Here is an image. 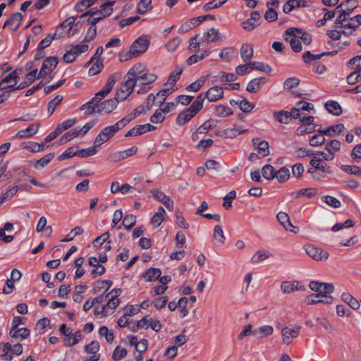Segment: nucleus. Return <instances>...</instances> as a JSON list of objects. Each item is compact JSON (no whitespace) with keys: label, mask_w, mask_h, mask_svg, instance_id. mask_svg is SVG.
<instances>
[{"label":"nucleus","mask_w":361,"mask_h":361,"mask_svg":"<svg viewBox=\"0 0 361 361\" xmlns=\"http://www.w3.org/2000/svg\"><path fill=\"white\" fill-rule=\"evenodd\" d=\"M262 173L267 180H271L275 178L276 171L272 166L267 164L262 168Z\"/></svg>","instance_id":"de8ad7c7"},{"label":"nucleus","mask_w":361,"mask_h":361,"mask_svg":"<svg viewBox=\"0 0 361 361\" xmlns=\"http://www.w3.org/2000/svg\"><path fill=\"white\" fill-rule=\"evenodd\" d=\"M206 98L207 97H204V94H203V93L200 94L197 97L196 99L192 103L190 106L192 109H194L195 111L199 112L202 109L203 102H204V99Z\"/></svg>","instance_id":"0e129e2a"},{"label":"nucleus","mask_w":361,"mask_h":361,"mask_svg":"<svg viewBox=\"0 0 361 361\" xmlns=\"http://www.w3.org/2000/svg\"><path fill=\"white\" fill-rule=\"evenodd\" d=\"M116 81V76L111 75L108 77L106 85L102 87V90L106 95L111 91Z\"/></svg>","instance_id":"6e6d98bb"},{"label":"nucleus","mask_w":361,"mask_h":361,"mask_svg":"<svg viewBox=\"0 0 361 361\" xmlns=\"http://www.w3.org/2000/svg\"><path fill=\"white\" fill-rule=\"evenodd\" d=\"M312 166L314 167L317 171H321L322 173H331V167L326 164H323L321 159L314 158L310 161Z\"/></svg>","instance_id":"c85d7f7f"},{"label":"nucleus","mask_w":361,"mask_h":361,"mask_svg":"<svg viewBox=\"0 0 361 361\" xmlns=\"http://www.w3.org/2000/svg\"><path fill=\"white\" fill-rule=\"evenodd\" d=\"M281 289L285 294H289L296 290H304V287L298 281H283L281 284Z\"/></svg>","instance_id":"412c9836"},{"label":"nucleus","mask_w":361,"mask_h":361,"mask_svg":"<svg viewBox=\"0 0 361 361\" xmlns=\"http://www.w3.org/2000/svg\"><path fill=\"white\" fill-rule=\"evenodd\" d=\"M151 193L157 201L161 202L169 211L173 210L174 203L168 195L159 190H153Z\"/></svg>","instance_id":"f8f14e48"},{"label":"nucleus","mask_w":361,"mask_h":361,"mask_svg":"<svg viewBox=\"0 0 361 361\" xmlns=\"http://www.w3.org/2000/svg\"><path fill=\"white\" fill-rule=\"evenodd\" d=\"M22 20L23 15L20 13H15L5 22L3 27H8L13 31H16L20 27Z\"/></svg>","instance_id":"a211bd4d"},{"label":"nucleus","mask_w":361,"mask_h":361,"mask_svg":"<svg viewBox=\"0 0 361 361\" xmlns=\"http://www.w3.org/2000/svg\"><path fill=\"white\" fill-rule=\"evenodd\" d=\"M251 68H252V71L255 69V70L260 71H262L264 73H270L271 71V68L269 65L264 64L262 62H257V61L252 62Z\"/></svg>","instance_id":"13d9d810"},{"label":"nucleus","mask_w":361,"mask_h":361,"mask_svg":"<svg viewBox=\"0 0 361 361\" xmlns=\"http://www.w3.org/2000/svg\"><path fill=\"white\" fill-rule=\"evenodd\" d=\"M275 177L280 183L286 181L290 177L289 169L286 167L281 168L278 171H276Z\"/></svg>","instance_id":"a18cd8bd"},{"label":"nucleus","mask_w":361,"mask_h":361,"mask_svg":"<svg viewBox=\"0 0 361 361\" xmlns=\"http://www.w3.org/2000/svg\"><path fill=\"white\" fill-rule=\"evenodd\" d=\"M152 0H140L137 8V12L140 14L145 13L148 10L152 9Z\"/></svg>","instance_id":"09e8293b"},{"label":"nucleus","mask_w":361,"mask_h":361,"mask_svg":"<svg viewBox=\"0 0 361 361\" xmlns=\"http://www.w3.org/2000/svg\"><path fill=\"white\" fill-rule=\"evenodd\" d=\"M136 224V217L133 214L126 215L122 224L127 230H130Z\"/></svg>","instance_id":"4d7b16f0"},{"label":"nucleus","mask_w":361,"mask_h":361,"mask_svg":"<svg viewBox=\"0 0 361 361\" xmlns=\"http://www.w3.org/2000/svg\"><path fill=\"white\" fill-rule=\"evenodd\" d=\"M215 113H216V116H220V117H226V116H228L233 114V111L231 109V108H229L227 106L222 105V104H220V105H218L216 106Z\"/></svg>","instance_id":"c03bdc74"},{"label":"nucleus","mask_w":361,"mask_h":361,"mask_svg":"<svg viewBox=\"0 0 361 361\" xmlns=\"http://www.w3.org/2000/svg\"><path fill=\"white\" fill-rule=\"evenodd\" d=\"M305 251L310 257L317 261L322 260L323 259H326L329 257V253L327 252L312 245H306Z\"/></svg>","instance_id":"9b49d317"},{"label":"nucleus","mask_w":361,"mask_h":361,"mask_svg":"<svg viewBox=\"0 0 361 361\" xmlns=\"http://www.w3.org/2000/svg\"><path fill=\"white\" fill-rule=\"evenodd\" d=\"M17 79L18 73L16 71L10 73L0 82V90L13 87L18 82Z\"/></svg>","instance_id":"aec40b11"},{"label":"nucleus","mask_w":361,"mask_h":361,"mask_svg":"<svg viewBox=\"0 0 361 361\" xmlns=\"http://www.w3.org/2000/svg\"><path fill=\"white\" fill-rule=\"evenodd\" d=\"M341 169L343 171L349 173L354 174L359 177H361V168L357 166L350 165H342Z\"/></svg>","instance_id":"8fccbe9b"},{"label":"nucleus","mask_w":361,"mask_h":361,"mask_svg":"<svg viewBox=\"0 0 361 361\" xmlns=\"http://www.w3.org/2000/svg\"><path fill=\"white\" fill-rule=\"evenodd\" d=\"M85 350L87 353L92 355L85 359V361H98L100 358V355L97 353L99 350V344L97 341H93L88 345H86Z\"/></svg>","instance_id":"2eb2a0df"},{"label":"nucleus","mask_w":361,"mask_h":361,"mask_svg":"<svg viewBox=\"0 0 361 361\" xmlns=\"http://www.w3.org/2000/svg\"><path fill=\"white\" fill-rule=\"evenodd\" d=\"M224 96V90L221 87L214 86L208 90L204 93V97H207L209 102H216L221 99Z\"/></svg>","instance_id":"6ab92c4d"},{"label":"nucleus","mask_w":361,"mask_h":361,"mask_svg":"<svg viewBox=\"0 0 361 361\" xmlns=\"http://www.w3.org/2000/svg\"><path fill=\"white\" fill-rule=\"evenodd\" d=\"M183 72V68L176 67L174 71H173L169 78H168V83L169 85H173L176 84V82L178 80L179 76L181 75Z\"/></svg>","instance_id":"bf43d9fd"},{"label":"nucleus","mask_w":361,"mask_h":361,"mask_svg":"<svg viewBox=\"0 0 361 361\" xmlns=\"http://www.w3.org/2000/svg\"><path fill=\"white\" fill-rule=\"evenodd\" d=\"M344 130V126L342 123L331 126L326 129H318V133H322L323 135L328 136H334L340 134Z\"/></svg>","instance_id":"a878e982"},{"label":"nucleus","mask_w":361,"mask_h":361,"mask_svg":"<svg viewBox=\"0 0 361 361\" xmlns=\"http://www.w3.org/2000/svg\"><path fill=\"white\" fill-rule=\"evenodd\" d=\"M246 131L247 130L243 129L241 128L233 127L225 129L223 131V135L225 137L233 138L238 135H240Z\"/></svg>","instance_id":"58836bf2"},{"label":"nucleus","mask_w":361,"mask_h":361,"mask_svg":"<svg viewBox=\"0 0 361 361\" xmlns=\"http://www.w3.org/2000/svg\"><path fill=\"white\" fill-rule=\"evenodd\" d=\"M150 43V37L147 35H143L136 39L131 44L128 52L122 53L119 55L121 61H126L133 57H137L145 53Z\"/></svg>","instance_id":"f257e3e1"},{"label":"nucleus","mask_w":361,"mask_h":361,"mask_svg":"<svg viewBox=\"0 0 361 361\" xmlns=\"http://www.w3.org/2000/svg\"><path fill=\"white\" fill-rule=\"evenodd\" d=\"M235 55H236V51L233 47H226V48L224 49L219 54V56L221 59L226 60V61L231 60L233 57L235 56Z\"/></svg>","instance_id":"49530a36"},{"label":"nucleus","mask_w":361,"mask_h":361,"mask_svg":"<svg viewBox=\"0 0 361 361\" xmlns=\"http://www.w3.org/2000/svg\"><path fill=\"white\" fill-rule=\"evenodd\" d=\"M63 36L64 32L58 34L55 32L53 35H48L44 39H43L39 42L38 47L39 49H44V48L49 47L51 44L53 39H59L63 37Z\"/></svg>","instance_id":"c756f323"},{"label":"nucleus","mask_w":361,"mask_h":361,"mask_svg":"<svg viewBox=\"0 0 361 361\" xmlns=\"http://www.w3.org/2000/svg\"><path fill=\"white\" fill-rule=\"evenodd\" d=\"M147 71L145 66L142 63H137L133 66L127 73L129 77H133L135 79L139 78V76L144 73Z\"/></svg>","instance_id":"473e14b6"},{"label":"nucleus","mask_w":361,"mask_h":361,"mask_svg":"<svg viewBox=\"0 0 361 361\" xmlns=\"http://www.w3.org/2000/svg\"><path fill=\"white\" fill-rule=\"evenodd\" d=\"M161 270L158 268H149L143 274L147 281H154L160 277Z\"/></svg>","instance_id":"72a5a7b5"},{"label":"nucleus","mask_w":361,"mask_h":361,"mask_svg":"<svg viewBox=\"0 0 361 361\" xmlns=\"http://www.w3.org/2000/svg\"><path fill=\"white\" fill-rule=\"evenodd\" d=\"M325 135L319 133L317 135H313L310 140V145L312 147H317L323 145L325 142Z\"/></svg>","instance_id":"603ef678"},{"label":"nucleus","mask_w":361,"mask_h":361,"mask_svg":"<svg viewBox=\"0 0 361 361\" xmlns=\"http://www.w3.org/2000/svg\"><path fill=\"white\" fill-rule=\"evenodd\" d=\"M267 78L264 77L255 78L248 82L246 90L249 92H257L260 90L261 85L267 83Z\"/></svg>","instance_id":"5701e85b"},{"label":"nucleus","mask_w":361,"mask_h":361,"mask_svg":"<svg viewBox=\"0 0 361 361\" xmlns=\"http://www.w3.org/2000/svg\"><path fill=\"white\" fill-rule=\"evenodd\" d=\"M119 99L116 96L113 99L106 100L102 102L98 103V109H97V113H111L114 109L116 108Z\"/></svg>","instance_id":"9d476101"},{"label":"nucleus","mask_w":361,"mask_h":361,"mask_svg":"<svg viewBox=\"0 0 361 361\" xmlns=\"http://www.w3.org/2000/svg\"><path fill=\"white\" fill-rule=\"evenodd\" d=\"M274 118L279 123L287 124L290 120V114L287 111H279L274 112Z\"/></svg>","instance_id":"4c0bfd02"},{"label":"nucleus","mask_w":361,"mask_h":361,"mask_svg":"<svg viewBox=\"0 0 361 361\" xmlns=\"http://www.w3.org/2000/svg\"><path fill=\"white\" fill-rule=\"evenodd\" d=\"M203 39L207 43L215 42L221 40V34L218 30L212 27L207 32Z\"/></svg>","instance_id":"7c9ffc66"},{"label":"nucleus","mask_w":361,"mask_h":361,"mask_svg":"<svg viewBox=\"0 0 361 361\" xmlns=\"http://www.w3.org/2000/svg\"><path fill=\"white\" fill-rule=\"evenodd\" d=\"M357 6V2L355 0H346L336 8V11L340 13L337 17L335 23H342L348 19L350 13Z\"/></svg>","instance_id":"7ed1b4c3"},{"label":"nucleus","mask_w":361,"mask_h":361,"mask_svg":"<svg viewBox=\"0 0 361 361\" xmlns=\"http://www.w3.org/2000/svg\"><path fill=\"white\" fill-rule=\"evenodd\" d=\"M11 337L14 338H20L23 340L30 335V330L27 328H20L18 329H11L9 332Z\"/></svg>","instance_id":"2f4dec72"},{"label":"nucleus","mask_w":361,"mask_h":361,"mask_svg":"<svg viewBox=\"0 0 361 361\" xmlns=\"http://www.w3.org/2000/svg\"><path fill=\"white\" fill-rule=\"evenodd\" d=\"M276 218L278 219V221L284 228L285 230L293 232L295 234H297L299 232V231H300L299 228L294 226L291 224V222L290 221L289 216L288 215L287 213L280 212L277 214Z\"/></svg>","instance_id":"1a4fd4ad"},{"label":"nucleus","mask_w":361,"mask_h":361,"mask_svg":"<svg viewBox=\"0 0 361 361\" xmlns=\"http://www.w3.org/2000/svg\"><path fill=\"white\" fill-rule=\"evenodd\" d=\"M81 109L85 111V114H92L94 112H97V109H98V103H92L91 99L87 103L83 104Z\"/></svg>","instance_id":"338daca9"},{"label":"nucleus","mask_w":361,"mask_h":361,"mask_svg":"<svg viewBox=\"0 0 361 361\" xmlns=\"http://www.w3.org/2000/svg\"><path fill=\"white\" fill-rule=\"evenodd\" d=\"M37 73V69H35V70L30 71V73H28L25 76L24 81L23 82H21L20 84H19V85L16 88H14L13 90H22V89H24L25 87L30 85L36 78H38Z\"/></svg>","instance_id":"393cba45"},{"label":"nucleus","mask_w":361,"mask_h":361,"mask_svg":"<svg viewBox=\"0 0 361 361\" xmlns=\"http://www.w3.org/2000/svg\"><path fill=\"white\" fill-rule=\"evenodd\" d=\"M240 56L242 59L246 62L250 61L253 56L254 49L253 47L247 43H245L240 48Z\"/></svg>","instance_id":"bb28decb"},{"label":"nucleus","mask_w":361,"mask_h":361,"mask_svg":"<svg viewBox=\"0 0 361 361\" xmlns=\"http://www.w3.org/2000/svg\"><path fill=\"white\" fill-rule=\"evenodd\" d=\"M171 92L172 90L169 88L164 89L159 91L156 95L157 99V104L159 105L163 104L165 100L166 99L168 95Z\"/></svg>","instance_id":"69168bd1"},{"label":"nucleus","mask_w":361,"mask_h":361,"mask_svg":"<svg viewBox=\"0 0 361 361\" xmlns=\"http://www.w3.org/2000/svg\"><path fill=\"white\" fill-rule=\"evenodd\" d=\"M300 329V326H299L293 329L288 326L283 328L281 329L283 343L287 345H290L292 343V340L298 336Z\"/></svg>","instance_id":"6e6552de"},{"label":"nucleus","mask_w":361,"mask_h":361,"mask_svg":"<svg viewBox=\"0 0 361 361\" xmlns=\"http://www.w3.org/2000/svg\"><path fill=\"white\" fill-rule=\"evenodd\" d=\"M115 1H109L108 3H104L101 6L100 10H97L96 8H91L89 11L81 15V18L87 15L90 16H94L95 15H98L97 18H88L87 23L90 25H95L97 23L102 20L106 16H109L112 11V6L114 4Z\"/></svg>","instance_id":"f03ea898"},{"label":"nucleus","mask_w":361,"mask_h":361,"mask_svg":"<svg viewBox=\"0 0 361 361\" xmlns=\"http://www.w3.org/2000/svg\"><path fill=\"white\" fill-rule=\"evenodd\" d=\"M108 302L101 309L102 316L106 317L112 314L114 310L118 306L120 300L118 298H107Z\"/></svg>","instance_id":"f3484780"},{"label":"nucleus","mask_w":361,"mask_h":361,"mask_svg":"<svg viewBox=\"0 0 361 361\" xmlns=\"http://www.w3.org/2000/svg\"><path fill=\"white\" fill-rule=\"evenodd\" d=\"M58 64V58L56 56H49L44 60L42 68L39 72H37V78L44 77L46 75L49 74L53 70L55 69Z\"/></svg>","instance_id":"0eeeda50"},{"label":"nucleus","mask_w":361,"mask_h":361,"mask_svg":"<svg viewBox=\"0 0 361 361\" xmlns=\"http://www.w3.org/2000/svg\"><path fill=\"white\" fill-rule=\"evenodd\" d=\"M62 100L63 96L59 94L49 102L47 110L49 114H52L54 112L56 108L61 103Z\"/></svg>","instance_id":"3c124183"},{"label":"nucleus","mask_w":361,"mask_h":361,"mask_svg":"<svg viewBox=\"0 0 361 361\" xmlns=\"http://www.w3.org/2000/svg\"><path fill=\"white\" fill-rule=\"evenodd\" d=\"M336 54V51L323 52L319 54H312L310 51H306L303 54L302 59L305 63H308L312 61L320 59L323 56H334Z\"/></svg>","instance_id":"b1692460"},{"label":"nucleus","mask_w":361,"mask_h":361,"mask_svg":"<svg viewBox=\"0 0 361 361\" xmlns=\"http://www.w3.org/2000/svg\"><path fill=\"white\" fill-rule=\"evenodd\" d=\"M341 299L343 302L348 304L349 306L354 310H357L360 307L359 301L349 293H343L341 295Z\"/></svg>","instance_id":"f704fd0d"},{"label":"nucleus","mask_w":361,"mask_h":361,"mask_svg":"<svg viewBox=\"0 0 361 361\" xmlns=\"http://www.w3.org/2000/svg\"><path fill=\"white\" fill-rule=\"evenodd\" d=\"M157 128L149 123L144 124V125H138L132 129H130L129 131H128L125 136L126 137H130V136H137L140 135L143 133H145L147 132L152 131L155 130Z\"/></svg>","instance_id":"4468645a"},{"label":"nucleus","mask_w":361,"mask_h":361,"mask_svg":"<svg viewBox=\"0 0 361 361\" xmlns=\"http://www.w3.org/2000/svg\"><path fill=\"white\" fill-rule=\"evenodd\" d=\"M96 1L97 0H81L76 4L75 9L78 12H82L93 5Z\"/></svg>","instance_id":"5fc2aeb1"},{"label":"nucleus","mask_w":361,"mask_h":361,"mask_svg":"<svg viewBox=\"0 0 361 361\" xmlns=\"http://www.w3.org/2000/svg\"><path fill=\"white\" fill-rule=\"evenodd\" d=\"M226 1L227 0H212L204 5L203 10L208 11L211 9L219 8L226 3Z\"/></svg>","instance_id":"680f3d73"},{"label":"nucleus","mask_w":361,"mask_h":361,"mask_svg":"<svg viewBox=\"0 0 361 361\" xmlns=\"http://www.w3.org/2000/svg\"><path fill=\"white\" fill-rule=\"evenodd\" d=\"M213 238L216 240L221 245L225 243V235L221 226L216 225L214 228Z\"/></svg>","instance_id":"79ce46f5"},{"label":"nucleus","mask_w":361,"mask_h":361,"mask_svg":"<svg viewBox=\"0 0 361 361\" xmlns=\"http://www.w3.org/2000/svg\"><path fill=\"white\" fill-rule=\"evenodd\" d=\"M100 148L96 143L92 147H88L85 149H82L78 151V156L81 157H87L89 156H92L97 153L98 149Z\"/></svg>","instance_id":"864d4df0"},{"label":"nucleus","mask_w":361,"mask_h":361,"mask_svg":"<svg viewBox=\"0 0 361 361\" xmlns=\"http://www.w3.org/2000/svg\"><path fill=\"white\" fill-rule=\"evenodd\" d=\"M198 112L192 109L191 106L186 109L185 111L179 113L176 118V123L179 126H183L188 123L192 117H194Z\"/></svg>","instance_id":"dca6fc26"},{"label":"nucleus","mask_w":361,"mask_h":361,"mask_svg":"<svg viewBox=\"0 0 361 361\" xmlns=\"http://www.w3.org/2000/svg\"><path fill=\"white\" fill-rule=\"evenodd\" d=\"M111 285H112V281H109V280L97 281L95 283V284L92 288V290H93L94 293H99L102 290H104V292H106L109 289V288L111 286Z\"/></svg>","instance_id":"c9c22d12"},{"label":"nucleus","mask_w":361,"mask_h":361,"mask_svg":"<svg viewBox=\"0 0 361 361\" xmlns=\"http://www.w3.org/2000/svg\"><path fill=\"white\" fill-rule=\"evenodd\" d=\"M271 255L268 252H257L252 257V263H259L260 262L267 259Z\"/></svg>","instance_id":"774afa93"},{"label":"nucleus","mask_w":361,"mask_h":361,"mask_svg":"<svg viewBox=\"0 0 361 361\" xmlns=\"http://www.w3.org/2000/svg\"><path fill=\"white\" fill-rule=\"evenodd\" d=\"M301 30L297 27H290L285 32V39L290 43L292 49L295 52L302 51L301 41L298 39Z\"/></svg>","instance_id":"39448f33"},{"label":"nucleus","mask_w":361,"mask_h":361,"mask_svg":"<svg viewBox=\"0 0 361 361\" xmlns=\"http://www.w3.org/2000/svg\"><path fill=\"white\" fill-rule=\"evenodd\" d=\"M341 149V142L337 140H332L326 144L325 152H318L317 154L321 155L326 161H331L335 157V153Z\"/></svg>","instance_id":"423d86ee"},{"label":"nucleus","mask_w":361,"mask_h":361,"mask_svg":"<svg viewBox=\"0 0 361 361\" xmlns=\"http://www.w3.org/2000/svg\"><path fill=\"white\" fill-rule=\"evenodd\" d=\"M80 135L79 133V128H75L71 130L70 131L65 133L61 138V142L64 144L69 141H71L74 137Z\"/></svg>","instance_id":"a19ab883"},{"label":"nucleus","mask_w":361,"mask_h":361,"mask_svg":"<svg viewBox=\"0 0 361 361\" xmlns=\"http://www.w3.org/2000/svg\"><path fill=\"white\" fill-rule=\"evenodd\" d=\"M54 157V153H49L44 155L42 158L37 160L34 164V167L35 169H38L39 167L43 168L47 166Z\"/></svg>","instance_id":"ea45409f"},{"label":"nucleus","mask_w":361,"mask_h":361,"mask_svg":"<svg viewBox=\"0 0 361 361\" xmlns=\"http://www.w3.org/2000/svg\"><path fill=\"white\" fill-rule=\"evenodd\" d=\"M334 301L333 297L327 295L322 294H312L306 298V302L308 305H313L317 303L331 304Z\"/></svg>","instance_id":"ddd939ff"},{"label":"nucleus","mask_w":361,"mask_h":361,"mask_svg":"<svg viewBox=\"0 0 361 361\" xmlns=\"http://www.w3.org/2000/svg\"><path fill=\"white\" fill-rule=\"evenodd\" d=\"M274 329L270 325H264L252 331V335L259 338L268 337L273 334Z\"/></svg>","instance_id":"4be33fe9"},{"label":"nucleus","mask_w":361,"mask_h":361,"mask_svg":"<svg viewBox=\"0 0 361 361\" xmlns=\"http://www.w3.org/2000/svg\"><path fill=\"white\" fill-rule=\"evenodd\" d=\"M305 7V4H301V0L300 1H294V0H288L283 6V11L286 13H290L292 10L295 8Z\"/></svg>","instance_id":"37998d69"},{"label":"nucleus","mask_w":361,"mask_h":361,"mask_svg":"<svg viewBox=\"0 0 361 361\" xmlns=\"http://www.w3.org/2000/svg\"><path fill=\"white\" fill-rule=\"evenodd\" d=\"M157 78V76L155 74L149 73L146 71L144 73H142L136 80L137 82H140L142 85H147L154 82Z\"/></svg>","instance_id":"cd10ccee"},{"label":"nucleus","mask_w":361,"mask_h":361,"mask_svg":"<svg viewBox=\"0 0 361 361\" xmlns=\"http://www.w3.org/2000/svg\"><path fill=\"white\" fill-rule=\"evenodd\" d=\"M326 110L335 115L339 116L342 113V109L340 104L335 101H328L325 104Z\"/></svg>","instance_id":"e433bc0d"},{"label":"nucleus","mask_w":361,"mask_h":361,"mask_svg":"<svg viewBox=\"0 0 361 361\" xmlns=\"http://www.w3.org/2000/svg\"><path fill=\"white\" fill-rule=\"evenodd\" d=\"M136 84V79L129 77L126 74L125 80L121 84L119 89L116 92V97L120 101H124L133 92Z\"/></svg>","instance_id":"20e7f679"},{"label":"nucleus","mask_w":361,"mask_h":361,"mask_svg":"<svg viewBox=\"0 0 361 361\" xmlns=\"http://www.w3.org/2000/svg\"><path fill=\"white\" fill-rule=\"evenodd\" d=\"M165 119V114L158 109L156 110L154 114L150 117V121L152 123H161Z\"/></svg>","instance_id":"e2e57ef3"},{"label":"nucleus","mask_w":361,"mask_h":361,"mask_svg":"<svg viewBox=\"0 0 361 361\" xmlns=\"http://www.w3.org/2000/svg\"><path fill=\"white\" fill-rule=\"evenodd\" d=\"M127 353L128 351L126 348L117 346L113 352L112 358L114 360L117 361L126 357Z\"/></svg>","instance_id":"052dcab7"}]
</instances>
